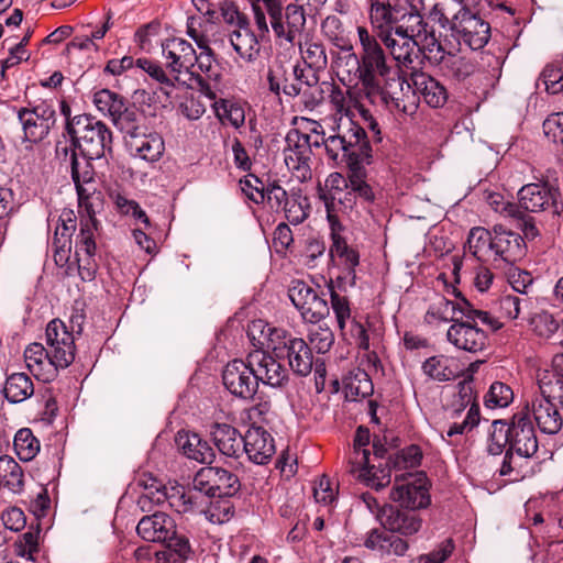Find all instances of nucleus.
<instances>
[{
    "mask_svg": "<svg viewBox=\"0 0 563 563\" xmlns=\"http://www.w3.org/2000/svg\"><path fill=\"white\" fill-rule=\"evenodd\" d=\"M327 137L322 133L321 141L311 142V136L292 129L286 135V147L284 148V162L291 175L300 183L307 181L312 177L311 156L312 146L323 145L322 139Z\"/></svg>",
    "mask_w": 563,
    "mask_h": 563,
    "instance_id": "11",
    "label": "nucleus"
},
{
    "mask_svg": "<svg viewBox=\"0 0 563 563\" xmlns=\"http://www.w3.org/2000/svg\"><path fill=\"white\" fill-rule=\"evenodd\" d=\"M164 66L140 58L137 66L159 84V90L173 98L178 88L190 87L196 75L197 52L192 44L180 37L166 38L161 44Z\"/></svg>",
    "mask_w": 563,
    "mask_h": 563,
    "instance_id": "3",
    "label": "nucleus"
},
{
    "mask_svg": "<svg viewBox=\"0 0 563 563\" xmlns=\"http://www.w3.org/2000/svg\"><path fill=\"white\" fill-rule=\"evenodd\" d=\"M325 208L327 219L330 227V236L332 240L330 254L332 258L339 260V263L349 271V275H352V279L354 280L355 267L360 264V254L355 249L351 247L342 236L341 233L344 228L338 216L334 213L331 203L325 202Z\"/></svg>",
    "mask_w": 563,
    "mask_h": 563,
    "instance_id": "22",
    "label": "nucleus"
},
{
    "mask_svg": "<svg viewBox=\"0 0 563 563\" xmlns=\"http://www.w3.org/2000/svg\"><path fill=\"white\" fill-rule=\"evenodd\" d=\"M331 308L335 314L339 329L344 332L346 322L351 321V308L346 297L339 295L330 287Z\"/></svg>",
    "mask_w": 563,
    "mask_h": 563,
    "instance_id": "58",
    "label": "nucleus"
},
{
    "mask_svg": "<svg viewBox=\"0 0 563 563\" xmlns=\"http://www.w3.org/2000/svg\"><path fill=\"white\" fill-rule=\"evenodd\" d=\"M344 393L347 400L356 401L373 393V384L369 376L362 369L351 372L343 380Z\"/></svg>",
    "mask_w": 563,
    "mask_h": 563,
    "instance_id": "40",
    "label": "nucleus"
},
{
    "mask_svg": "<svg viewBox=\"0 0 563 563\" xmlns=\"http://www.w3.org/2000/svg\"><path fill=\"white\" fill-rule=\"evenodd\" d=\"M544 86L547 92L555 95L563 91V67L559 64H548L540 74L537 87Z\"/></svg>",
    "mask_w": 563,
    "mask_h": 563,
    "instance_id": "48",
    "label": "nucleus"
},
{
    "mask_svg": "<svg viewBox=\"0 0 563 563\" xmlns=\"http://www.w3.org/2000/svg\"><path fill=\"white\" fill-rule=\"evenodd\" d=\"M177 443L188 459L200 463H212L214 459L212 448L196 433H178Z\"/></svg>",
    "mask_w": 563,
    "mask_h": 563,
    "instance_id": "37",
    "label": "nucleus"
},
{
    "mask_svg": "<svg viewBox=\"0 0 563 563\" xmlns=\"http://www.w3.org/2000/svg\"><path fill=\"white\" fill-rule=\"evenodd\" d=\"M93 103L100 112L112 118L123 107L125 100L109 89H101L93 95Z\"/></svg>",
    "mask_w": 563,
    "mask_h": 563,
    "instance_id": "49",
    "label": "nucleus"
},
{
    "mask_svg": "<svg viewBox=\"0 0 563 563\" xmlns=\"http://www.w3.org/2000/svg\"><path fill=\"white\" fill-rule=\"evenodd\" d=\"M455 544L451 538L441 541L431 552L418 558V563H444L453 553Z\"/></svg>",
    "mask_w": 563,
    "mask_h": 563,
    "instance_id": "61",
    "label": "nucleus"
},
{
    "mask_svg": "<svg viewBox=\"0 0 563 563\" xmlns=\"http://www.w3.org/2000/svg\"><path fill=\"white\" fill-rule=\"evenodd\" d=\"M4 487L19 494L24 487V472L16 461L9 455L0 456V488Z\"/></svg>",
    "mask_w": 563,
    "mask_h": 563,
    "instance_id": "38",
    "label": "nucleus"
},
{
    "mask_svg": "<svg viewBox=\"0 0 563 563\" xmlns=\"http://www.w3.org/2000/svg\"><path fill=\"white\" fill-rule=\"evenodd\" d=\"M18 118L22 124L24 140L37 143L43 141L56 122V112L52 103L41 101L32 107L21 108Z\"/></svg>",
    "mask_w": 563,
    "mask_h": 563,
    "instance_id": "14",
    "label": "nucleus"
},
{
    "mask_svg": "<svg viewBox=\"0 0 563 563\" xmlns=\"http://www.w3.org/2000/svg\"><path fill=\"white\" fill-rule=\"evenodd\" d=\"M464 317L470 320L478 317L485 322L489 319L488 312L472 309L471 303L464 297L459 298L456 301L439 297L429 306L424 320L429 324L450 321L455 323Z\"/></svg>",
    "mask_w": 563,
    "mask_h": 563,
    "instance_id": "20",
    "label": "nucleus"
},
{
    "mask_svg": "<svg viewBox=\"0 0 563 563\" xmlns=\"http://www.w3.org/2000/svg\"><path fill=\"white\" fill-rule=\"evenodd\" d=\"M357 35L361 46L357 67L361 95L372 104L386 106L408 115L415 114V103L407 106L404 102V77L394 74L377 37L364 26H357Z\"/></svg>",
    "mask_w": 563,
    "mask_h": 563,
    "instance_id": "1",
    "label": "nucleus"
},
{
    "mask_svg": "<svg viewBox=\"0 0 563 563\" xmlns=\"http://www.w3.org/2000/svg\"><path fill=\"white\" fill-rule=\"evenodd\" d=\"M521 208L528 212L560 214L563 203L559 188L548 181L526 184L517 192Z\"/></svg>",
    "mask_w": 563,
    "mask_h": 563,
    "instance_id": "13",
    "label": "nucleus"
},
{
    "mask_svg": "<svg viewBox=\"0 0 563 563\" xmlns=\"http://www.w3.org/2000/svg\"><path fill=\"white\" fill-rule=\"evenodd\" d=\"M251 371L258 383L277 388L288 382V369L285 368L272 354L264 350H254L249 353Z\"/></svg>",
    "mask_w": 563,
    "mask_h": 563,
    "instance_id": "21",
    "label": "nucleus"
},
{
    "mask_svg": "<svg viewBox=\"0 0 563 563\" xmlns=\"http://www.w3.org/2000/svg\"><path fill=\"white\" fill-rule=\"evenodd\" d=\"M47 349L41 343H31L24 351L29 371L43 382H52L59 369L67 368L75 360V338L66 324L54 319L45 331Z\"/></svg>",
    "mask_w": 563,
    "mask_h": 563,
    "instance_id": "4",
    "label": "nucleus"
},
{
    "mask_svg": "<svg viewBox=\"0 0 563 563\" xmlns=\"http://www.w3.org/2000/svg\"><path fill=\"white\" fill-rule=\"evenodd\" d=\"M38 533L37 529H30L20 536L14 542L15 555L34 561V553L38 550Z\"/></svg>",
    "mask_w": 563,
    "mask_h": 563,
    "instance_id": "54",
    "label": "nucleus"
},
{
    "mask_svg": "<svg viewBox=\"0 0 563 563\" xmlns=\"http://www.w3.org/2000/svg\"><path fill=\"white\" fill-rule=\"evenodd\" d=\"M545 136L555 143L563 144V112L552 113L543 121Z\"/></svg>",
    "mask_w": 563,
    "mask_h": 563,
    "instance_id": "64",
    "label": "nucleus"
},
{
    "mask_svg": "<svg viewBox=\"0 0 563 563\" xmlns=\"http://www.w3.org/2000/svg\"><path fill=\"white\" fill-rule=\"evenodd\" d=\"M555 373L539 378L540 395L527 405L539 430L545 434H556L563 426V418L553 401L563 409V354L553 360Z\"/></svg>",
    "mask_w": 563,
    "mask_h": 563,
    "instance_id": "6",
    "label": "nucleus"
},
{
    "mask_svg": "<svg viewBox=\"0 0 563 563\" xmlns=\"http://www.w3.org/2000/svg\"><path fill=\"white\" fill-rule=\"evenodd\" d=\"M228 40L231 47L244 62L252 63L258 57L261 45L257 36L251 30L249 21H243L240 27L229 32Z\"/></svg>",
    "mask_w": 563,
    "mask_h": 563,
    "instance_id": "32",
    "label": "nucleus"
},
{
    "mask_svg": "<svg viewBox=\"0 0 563 563\" xmlns=\"http://www.w3.org/2000/svg\"><path fill=\"white\" fill-rule=\"evenodd\" d=\"M13 448L21 461L29 462L40 452V441L31 429L22 428L14 435Z\"/></svg>",
    "mask_w": 563,
    "mask_h": 563,
    "instance_id": "44",
    "label": "nucleus"
},
{
    "mask_svg": "<svg viewBox=\"0 0 563 563\" xmlns=\"http://www.w3.org/2000/svg\"><path fill=\"white\" fill-rule=\"evenodd\" d=\"M421 459V450L417 445H410L397 453L390 462L395 468L405 470L417 467Z\"/></svg>",
    "mask_w": 563,
    "mask_h": 563,
    "instance_id": "60",
    "label": "nucleus"
},
{
    "mask_svg": "<svg viewBox=\"0 0 563 563\" xmlns=\"http://www.w3.org/2000/svg\"><path fill=\"white\" fill-rule=\"evenodd\" d=\"M451 30L472 49L483 48L490 37V24L461 8L451 20Z\"/></svg>",
    "mask_w": 563,
    "mask_h": 563,
    "instance_id": "18",
    "label": "nucleus"
},
{
    "mask_svg": "<svg viewBox=\"0 0 563 563\" xmlns=\"http://www.w3.org/2000/svg\"><path fill=\"white\" fill-rule=\"evenodd\" d=\"M530 327L538 336L550 339L559 330L560 323L552 313L541 311L531 317Z\"/></svg>",
    "mask_w": 563,
    "mask_h": 563,
    "instance_id": "52",
    "label": "nucleus"
},
{
    "mask_svg": "<svg viewBox=\"0 0 563 563\" xmlns=\"http://www.w3.org/2000/svg\"><path fill=\"white\" fill-rule=\"evenodd\" d=\"M76 230V214L73 210L65 209L59 216L58 224L55 229L54 246H55V261L66 260L65 255L70 251L71 235Z\"/></svg>",
    "mask_w": 563,
    "mask_h": 563,
    "instance_id": "35",
    "label": "nucleus"
},
{
    "mask_svg": "<svg viewBox=\"0 0 563 563\" xmlns=\"http://www.w3.org/2000/svg\"><path fill=\"white\" fill-rule=\"evenodd\" d=\"M286 333V330L272 327L262 319L253 320L247 327V336L256 350L267 349L274 353Z\"/></svg>",
    "mask_w": 563,
    "mask_h": 563,
    "instance_id": "34",
    "label": "nucleus"
},
{
    "mask_svg": "<svg viewBox=\"0 0 563 563\" xmlns=\"http://www.w3.org/2000/svg\"><path fill=\"white\" fill-rule=\"evenodd\" d=\"M321 31L330 42L339 47L341 46L344 40V27L338 16H327L321 24Z\"/></svg>",
    "mask_w": 563,
    "mask_h": 563,
    "instance_id": "63",
    "label": "nucleus"
},
{
    "mask_svg": "<svg viewBox=\"0 0 563 563\" xmlns=\"http://www.w3.org/2000/svg\"><path fill=\"white\" fill-rule=\"evenodd\" d=\"M389 498L400 507L412 511L427 508L431 503L429 482L422 473L409 474L401 481L396 477Z\"/></svg>",
    "mask_w": 563,
    "mask_h": 563,
    "instance_id": "15",
    "label": "nucleus"
},
{
    "mask_svg": "<svg viewBox=\"0 0 563 563\" xmlns=\"http://www.w3.org/2000/svg\"><path fill=\"white\" fill-rule=\"evenodd\" d=\"M300 54L307 66L313 70H323L328 64L325 47L320 41L306 38L299 44Z\"/></svg>",
    "mask_w": 563,
    "mask_h": 563,
    "instance_id": "42",
    "label": "nucleus"
},
{
    "mask_svg": "<svg viewBox=\"0 0 563 563\" xmlns=\"http://www.w3.org/2000/svg\"><path fill=\"white\" fill-rule=\"evenodd\" d=\"M525 255L522 238L511 230L503 229V224H495V268L515 265Z\"/></svg>",
    "mask_w": 563,
    "mask_h": 563,
    "instance_id": "27",
    "label": "nucleus"
},
{
    "mask_svg": "<svg viewBox=\"0 0 563 563\" xmlns=\"http://www.w3.org/2000/svg\"><path fill=\"white\" fill-rule=\"evenodd\" d=\"M422 373L435 382H449L459 378L465 372L460 360L448 355H433L421 365Z\"/></svg>",
    "mask_w": 563,
    "mask_h": 563,
    "instance_id": "29",
    "label": "nucleus"
},
{
    "mask_svg": "<svg viewBox=\"0 0 563 563\" xmlns=\"http://www.w3.org/2000/svg\"><path fill=\"white\" fill-rule=\"evenodd\" d=\"M420 46L428 54V58L434 62H441L445 56V51L435 37L433 31L427 30L426 33L422 34L419 41V47Z\"/></svg>",
    "mask_w": 563,
    "mask_h": 563,
    "instance_id": "62",
    "label": "nucleus"
},
{
    "mask_svg": "<svg viewBox=\"0 0 563 563\" xmlns=\"http://www.w3.org/2000/svg\"><path fill=\"white\" fill-rule=\"evenodd\" d=\"M368 441V432L358 428L353 452L349 460V472L357 479L378 490L390 483V474L385 470H376L374 465H369V451L365 448Z\"/></svg>",
    "mask_w": 563,
    "mask_h": 563,
    "instance_id": "12",
    "label": "nucleus"
},
{
    "mask_svg": "<svg viewBox=\"0 0 563 563\" xmlns=\"http://www.w3.org/2000/svg\"><path fill=\"white\" fill-rule=\"evenodd\" d=\"M303 5L288 4L284 14L285 33L282 37L292 42L298 33L303 29L306 23V15Z\"/></svg>",
    "mask_w": 563,
    "mask_h": 563,
    "instance_id": "47",
    "label": "nucleus"
},
{
    "mask_svg": "<svg viewBox=\"0 0 563 563\" xmlns=\"http://www.w3.org/2000/svg\"><path fill=\"white\" fill-rule=\"evenodd\" d=\"M203 494L194 485L186 489L183 486L163 487L151 497L155 504L167 503L178 514L197 512L203 508Z\"/></svg>",
    "mask_w": 563,
    "mask_h": 563,
    "instance_id": "25",
    "label": "nucleus"
},
{
    "mask_svg": "<svg viewBox=\"0 0 563 563\" xmlns=\"http://www.w3.org/2000/svg\"><path fill=\"white\" fill-rule=\"evenodd\" d=\"M308 339L311 349L321 354L329 352L334 343L333 332L329 328L320 325L309 330Z\"/></svg>",
    "mask_w": 563,
    "mask_h": 563,
    "instance_id": "56",
    "label": "nucleus"
},
{
    "mask_svg": "<svg viewBox=\"0 0 563 563\" xmlns=\"http://www.w3.org/2000/svg\"><path fill=\"white\" fill-rule=\"evenodd\" d=\"M507 445L509 451L521 457H530L538 451L534 429L527 417L517 418L515 415L511 423L506 419H495V446L501 450Z\"/></svg>",
    "mask_w": 563,
    "mask_h": 563,
    "instance_id": "9",
    "label": "nucleus"
},
{
    "mask_svg": "<svg viewBox=\"0 0 563 563\" xmlns=\"http://www.w3.org/2000/svg\"><path fill=\"white\" fill-rule=\"evenodd\" d=\"M242 450L251 462L264 465L275 453L274 439L264 428L252 426L243 435Z\"/></svg>",
    "mask_w": 563,
    "mask_h": 563,
    "instance_id": "28",
    "label": "nucleus"
},
{
    "mask_svg": "<svg viewBox=\"0 0 563 563\" xmlns=\"http://www.w3.org/2000/svg\"><path fill=\"white\" fill-rule=\"evenodd\" d=\"M216 497L203 495V508L198 514H203L212 523H223L231 518L232 506L228 499H213Z\"/></svg>",
    "mask_w": 563,
    "mask_h": 563,
    "instance_id": "43",
    "label": "nucleus"
},
{
    "mask_svg": "<svg viewBox=\"0 0 563 563\" xmlns=\"http://www.w3.org/2000/svg\"><path fill=\"white\" fill-rule=\"evenodd\" d=\"M97 230L98 225L91 221L89 223L80 224V231L76 242V255L96 254L95 232Z\"/></svg>",
    "mask_w": 563,
    "mask_h": 563,
    "instance_id": "55",
    "label": "nucleus"
},
{
    "mask_svg": "<svg viewBox=\"0 0 563 563\" xmlns=\"http://www.w3.org/2000/svg\"><path fill=\"white\" fill-rule=\"evenodd\" d=\"M194 486L206 496H233L240 489L238 476L221 467H202L194 477Z\"/></svg>",
    "mask_w": 563,
    "mask_h": 563,
    "instance_id": "17",
    "label": "nucleus"
},
{
    "mask_svg": "<svg viewBox=\"0 0 563 563\" xmlns=\"http://www.w3.org/2000/svg\"><path fill=\"white\" fill-rule=\"evenodd\" d=\"M520 312V299L518 296L512 294H504L500 296L498 301V313L495 318V331L504 325V321L514 320Z\"/></svg>",
    "mask_w": 563,
    "mask_h": 563,
    "instance_id": "50",
    "label": "nucleus"
},
{
    "mask_svg": "<svg viewBox=\"0 0 563 563\" xmlns=\"http://www.w3.org/2000/svg\"><path fill=\"white\" fill-rule=\"evenodd\" d=\"M471 253L481 262H488L493 256V235L484 228L471 230L467 239Z\"/></svg>",
    "mask_w": 563,
    "mask_h": 563,
    "instance_id": "41",
    "label": "nucleus"
},
{
    "mask_svg": "<svg viewBox=\"0 0 563 563\" xmlns=\"http://www.w3.org/2000/svg\"><path fill=\"white\" fill-rule=\"evenodd\" d=\"M264 13H267L271 19L273 31L278 37L285 33L283 4L279 0H258Z\"/></svg>",
    "mask_w": 563,
    "mask_h": 563,
    "instance_id": "57",
    "label": "nucleus"
},
{
    "mask_svg": "<svg viewBox=\"0 0 563 563\" xmlns=\"http://www.w3.org/2000/svg\"><path fill=\"white\" fill-rule=\"evenodd\" d=\"M446 338L455 347L468 352L482 350L486 342V335L481 329L460 320L449 328Z\"/></svg>",
    "mask_w": 563,
    "mask_h": 563,
    "instance_id": "31",
    "label": "nucleus"
},
{
    "mask_svg": "<svg viewBox=\"0 0 563 563\" xmlns=\"http://www.w3.org/2000/svg\"><path fill=\"white\" fill-rule=\"evenodd\" d=\"M57 159L66 168H70L71 178L78 195L80 224L91 221L98 225L96 214L102 207V194L95 187L91 164L87 159L79 161L76 158L70 150V145H67L65 142L57 146Z\"/></svg>",
    "mask_w": 563,
    "mask_h": 563,
    "instance_id": "7",
    "label": "nucleus"
},
{
    "mask_svg": "<svg viewBox=\"0 0 563 563\" xmlns=\"http://www.w3.org/2000/svg\"><path fill=\"white\" fill-rule=\"evenodd\" d=\"M288 296L307 322L317 323L330 312L327 300L303 280H294L289 287Z\"/></svg>",
    "mask_w": 563,
    "mask_h": 563,
    "instance_id": "16",
    "label": "nucleus"
},
{
    "mask_svg": "<svg viewBox=\"0 0 563 563\" xmlns=\"http://www.w3.org/2000/svg\"><path fill=\"white\" fill-rule=\"evenodd\" d=\"M111 120L114 126L124 134L125 140L145 130L142 124L144 121L143 115L134 107H129L126 103L123 104Z\"/></svg>",
    "mask_w": 563,
    "mask_h": 563,
    "instance_id": "39",
    "label": "nucleus"
},
{
    "mask_svg": "<svg viewBox=\"0 0 563 563\" xmlns=\"http://www.w3.org/2000/svg\"><path fill=\"white\" fill-rule=\"evenodd\" d=\"M496 168L500 187L507 192L512 191L523 180V162L515 161L511 165H507L503 159Z\"/></svg>",
    "mask_w": 563,
    "mask_h": 563,
    "instance_id": "46",
    "label": "nucleus"
},
{
    "mask_svg": "<svg viewBox=\"0 0 563 563\" xmlns=\"http://www.w3.org/2000/svg\"><path fill=\"white\" fill-rule=\"evenodd\" d=\"M222 380L231 394L244 399L251 398L258 387L247 360H233L228 363L222 373Z\"/></svg>",
    "mask_w": 563,
    "mask_h": 563,
    "instance_id": "24",
    "label": "nucleus"
},
{
    "mask_svg": "<svg viewBox=\"0 0 563 563\" xmlns=\"http://www.w3.org/2000/svg\"><path fill=\"white\" fill-rule=\"evenodd\" d=\"M309 200L300 190H292L290 198L282 209L286 219L292 224L302 223L309 216Z\"/></svg>",
    "mask_w": 563,
    "mask_h": 563,
    "instance_id": "45",
    "label": "nucleus"
},
{
    "mask_svg": "<svg viewBox=\"0 0 563 563\" xmlns=\"http://www.w3.org/2000/svg\"><path fill=\"white\" fill-rule=\"evenodd\" d=\"M495 213L498 214V218L509 220L510 223H516V225H520L523 218H527L526 210L521 208L520 202L498 201L495 199Z\"/></svg>",
    "mask_w": 563,
    "mask_h": 563,
    "instance_id": "59",
    "label": "nucleus"
},
{
    "mask_svg": "<svg viewBox=\"0 0 563 563\" xmlns=\"http://www.w3.org/2000/svg\"><path fill=\"white\" fill-rule=\"evenodd\" d=\"M66 135L56 142L55 154L57 155L58 144L65 142L70 145L71 152L79 161L98 159L112 151V133L101 120L90 114H79L68 119L66 123Z\"/></svg>",
    "mask_w": 563,
    "mask_h": 563,
    "instance_id": "5",
    "label": "nucleus"
},
{
    "mask_svg": "<svg viewBox=\"0 0 563 563\" xmlns=\"http://www.w3.org/2000/svg\"><path fill=\"white\" fill-rule=\"evenodd\" d=\"M328 157L336 162L340 156L349 168L347 190L340 203L352 208L355 198L372 202L375 198L372 187L365 180L364 165L373 159V150L365 129L357 122L343 118L331 128L328 137L322 139Z\"/></svg>",
    "mask_w": 563,
    "mask_h": 563,
    "instance_id": "2",
    "label": "nucleus"
},
{
    "mask_svg": "<svg viewBox=\"0 0 563 563\" xmlns=\"http://www.w3.org/2000/svg\"><path fill=\"white\" fill-rule=\"evenodd\" d=\"M408 82L410 84V92L407 93V87L404 86L405 104L408 106L413 102L417 107L415 101L416 95L422 97L424 102L431 108H441L445 104L448 100L445 87L430 75L415 69L408 75Z\"/></svg>",
    "mask_w": 563,
    "mask_h": 563,
    "instance_id": "19",
    "label": "nucleus"
},
{
    "mask_svg": "<svg viewBox=\"0 0 563 563\" xmlns=\"http://www.w3.org/2000/svg\"><path fill=\"white\" fill-rule=\"evenodd\" d=\"M126 146L132 156L143 161L157 162L165 150L163 137L157 133H145L144 130L131 139H126Z\"/></svg>",
    "mask_w": 563,
    "mask_h": 563,
    "instance_id": "30",
    "label": "nucleus"
},
{
    "mask_svg": "<svg viewBox=\"0 0 563 563\" xmlns=\"http://www.w3.org/2000/svg\"><path fill=\"white\" fill-rule=\"evenodd\" d=\"M2 393L10 404H21L34 395V384L27 374L12 373L7 377Z\"/></svg>",
    "mask_w": 563,
    "mask_h": 563,
    "instance_id": "36",
    "label": "nucleus"
},
{
    "mask_svg": "<svg viewBox=\"0 0 563 563\" xmlns=\"http://www.w3.org/2000/svg\"><path fill=\"white\" fill-rule=\"evenodd\" d=\"M210 435L221 454L234 459L243 454V437L231 424L213 422L210 426Z\"/></svg>",
    "mask_w": 563,
    "mask_h": 563,
    "instance_id": "33",
    "label": "nucleus"
},
{
    "mask_svg": "<svg viewBox=\"0 0 563 563\" xmlns=\"http://www.w3.org/2000/svg\"><path fill=\"white\" fill-rule=\"evenodd\" d=\"M378 37L396 62V69H394V74H397L398 76L400 74L402 75L405 86L407 87V93L410 92L408 75H410V71L417 69L415 67V62L419 57L420 40H415L391 26L380 30Z\"/></svg>",
    "mask_w": 563,
    "mask_h": 563,
    "instance_id": "10",
    "label": "nucleus"
},
{
    "mask_svg": "<svg viewBox=\"0 0 563 563\" xmlns=\"http://www.w3.org/2000/svg\"><path fill=\"white\" fill-rule=\"evenodd\" d=\"M393 27L415 40H421L422 34L428 30V24L423 21L420 11H410L404 14L401 24Z\"/></svg>",
    "mask_w": 563,
    "mask_h": 563,
    "instance_id": "51",
    "label": "nucleus"
},
{
    "mask_svg": "<svg viewBox=\"0 0 563 563\" xmlns=\"http://www.w3.org/2000/svg\"><path fill=\"white\" fill-rule=\"evenodd\" d=\"M277 357H286L291 371L300 376H307L313 366L311 347L301 338L285 334L280 345L275 351Z\"/></svg>",
    "mask_w": 563,
    "mask_h": 563,
    "instance_id": "26",
    "label": "nucleus"
},
{
    "mask_svg": "<svg viewBox=\"0 0 563 563\" xmlns=\"http://www.w3.org/2000/svg\"><path fill=\"white\" fill-rule=\"evenodd\" d=\"M136 531L145 541L164 543L181 560H186L191 553L188 538L177 530L175 520L165 512L144 516L139 521Z\"/></svg>",
    "mask_w": 563,
    "mask_h": 563,
    "instance_id": "8",
    "label": "nucleus"
},
{
    "mask_svg": "<svg viewBox=\"0 0 563 563\" xmlns=\"http://www.w3.org/2000/svg\"><path fill=\"white\" fill-rule=\"evenodd\" d=\"M217 115L221 120H228L229 123L235 129L241 128L245 122V112L244 109L234 102L223 100L214 103Z\"/></svg>",
    "mask_w": 563,
    "mask_h": 563,
    "instance_id": "53",
    "label": "nucleus"
},
{
    "mask_svg": "<svg viewBox=\"0 0 563 563\" xmlns=\"http://www.w3.org/2000/svg\"><path fill=\"white\" fill-rule=\"evenodd\" d=\"M378 522L380 526L401 537H411L416 534L422 526V519L410 509H401L399 506L384 504L383 509L378 511Z\"/></svg>",
    "mask_w": 563,
    "mask_h": 563,
    "instance_id": "23",
    "label": "nucleus"
}]
</instances>
